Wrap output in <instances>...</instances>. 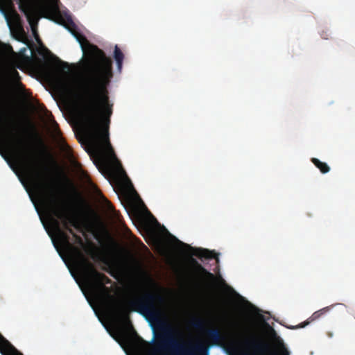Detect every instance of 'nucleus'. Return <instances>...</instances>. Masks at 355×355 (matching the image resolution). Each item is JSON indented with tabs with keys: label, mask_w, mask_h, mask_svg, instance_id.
Listing matches in <instances>:
<instances>
[{
	"label": "nucleus",
	"mask_w": 355,
	"mask_h": 355,
	"mask_svg": "<svg viewBox=\"0 0 355 355\" xmlns=\"http://www.w3.org/2000/svg\"><path fill=\"white\" fill-rule=\"evenodd\" d=\"M58 2L59 0H51L44 10L58 17V22L73 35L83 53L80 73L86 100L81 113L83 124L94 150L100 154L115 156L108 133L112 105L110 103L106 89L113 76L112 62L103 50L91 44L78 31L69 16L65 19L61 16Z\"/></svg>",
	"instance_id": "nucleus-1"
},
{
	"label": "nucleus",
	"mask_w": 355,
	"mask_h": 355,
	"mask_svg": "<svg viewBox=\"0 0 355 355\" xmlns=\"http://www.w3.org/2000/svg\"><path fill=\"white\" fill-rule=\"evenodd\" d=\"M166 299L161 295L144 293L134 298V311L155 324L157 332L151 349L141 340L138 347L145 355H198L205 351L203 346L187 345L176 336L174 328L166 320Z\"/></svg>",
	"instance_id": "nucleus-2"
},
{
	"label": "nucleus",
	"mask_w": 355,
	"mask_h": 355,
	"mask_svg": "<svg viewBox=\"0 0 355 355\" xmlns=\"http://www.w3.org/2000/svg\"><path fill=\"white\" fill-rule=\"evenodd\" d=\"M6 143L17 163L31 180L47 211L60 220L64 228L73 236L76 233L71 227L78 229V223L70 214L67 205L59 199L54 189L44 182L41 173L35 170L33 155L28 149L25 139L17 136L15 140L8 139Z\"/></svg>",
	"instance_id": "nucleus-3"
},
{
	"label": "nucleus",
	"mask_w": 355,
	"mask_h": 355,
	"mask_svg": "<svg viewBox=\"0 0 355 355\" xmlns=\"http://www.w3.org/2000/svg\"><path fill=\"white\" fill-rule=\"evenodd\" d=\"M49 220L60 243L68 248L75 256L87 286L108 306L110 311L116 320L123 322L129 321L128 312L120 304L113 303L114 297L110 295L109 288L104 286V283L111 282L110 279L103 273L97 271L93 263L85 257L83 253L70 243L69 236L62 230L60 221L57 218L50 214Z\"/></svg>",
	"instance_id": "nucleus-4"
},
{
	"label": "nucleus",
	"mask_w": 355,
	"mask_h": 355,
	"mask_svg": "<svg viewBox=\"0 0 355 355\" xmlns=\"http://www.w3.org/2000/svg\"><path fill=\"white\" fill-rule=\"evenodd\" d=\"M248 336L240 342V346L252 355H268L270 351V344L259 336L252 332L248 327L245 328Z\"/></svg>",
	"instance_id": "nucleus-5"
},
{
	"label": "nucleus",
	"mask_w": 355,
	"mask_h": 355,
	"mask_svg": "<svg viewBox=\"0 0 355 355\" xmlns=\"http://www.w3.org/2000/svg\"><path fill=\"white\" fill-rule=\"evenodd\" d=\"M189 324L202 332L209 345H219L224 339L223 334L218 328H206V322L200 317H193Z\"/></svg>",
	"instance_id": "nucleus-6"
},
{
	"label": "nucleus",
	"mask_w": 355,
	"mask_h": 355,
	"mask_svg": "<svg viewBox=\"0 0 355 355\" xmlns=\"http://www.w3.org/2000/svg\"><path fill=\"white\" fill-rule=\"evenodd\" d=\"M191 262L195 267L196 271L198 276L201 278L202 281L207 285L212 284L215 279L214 274L207 270L201 264H200L196 259L191 258Z\"/></svg>",
	"instance_id": "nucleus-7"
},
{
	"label": "nucleus",
	"mask_w": 355,
	"mask_h": 355,
	"mask_svg": "<svg viewBox=\"0 0 355 355\" xmlns=\"http://www.w3.org/2000/svg\"><path fill=\"white\" fill-rule=\"evenodd\" d=\"M28 24H30L34 36L37 38L38 37L37 33V26L38 17L36 12L31 9L25 12Z\"/></svg>",
	"instance_id": "nucleus-8"
},
{
	"label": "nucleus",
	"mask_w": 355,
	"mask_h": 355,
	"mask_svg": "<svg viewBox=\"0 0 355 355\" xmlns=\"http://www.w3.org/2000/svg\"><path fill=\"white\" fill-rule=\"evenodd\" d=\"M190 248L193 250V255L200 259L205 258L207 259H211L215 258L216 253L214 251L202 248Z\"/></svg>",
	"instance_id": "nucleus-9"
},
{
	"label": "nucleus",
	"mask_w": 355,
	"mask_h": 355,
	"mask_svg": "<svg viewBox=\"0 0 355 355\" xmlns=\"http://www.w3.org/2000/svg\"><path fill=\"white\" fill-rule=\"evenodd\" d=\"M114 58L116 62L118 69L121 71L124 59V55L117 45L114 47Z\"/></svg>",
	"instance_id": "nucleus-10"
},
{
	"label": "nucleus",
	"mask_w": 355,
	"mask_h": 355,
	"mask_svg": "<svg viewBox=\"0 0 355 355\" xmlns=\"http://www.w3.org/2000/svg\"><path fill=\"white\" fill-rule=\"evenodd\" d=\"M311 162L322 173H327L330 171V167L327 163L322 162L317 158H312Z\"/></svg>",
	"instance_id": "nucleus-11"
},
{
	"label": "nucleus",
	"mask_w": 355,
	"mask_h": 355,
	"mask_svg": "<svg viewBox=\"0 0 355 355\" xmlns=\"http://www.w3.org/2000/svg\"><path fill=\"white\" fill-rule=\"evenodd\" d=\"M329 310L328 308H324L322 309H320L318 311H315L311 316L312 318V320H315V319H318L319 318L322 314L325 313L326 312H327Z\"/></svg>",
	"instance_id": "nucleus-12"
},
{
	"label": "nucleus",
	"mask_w": 355,
	"mask_h": 355,
	"mask_svg": "<svg viewBox=\"0 0 355 355\" xmlns=\"http://www.w3.org/2000/svg\"><path fill=\"white\" fill-rule=\"evenodd\" d=\"M60 86L62 90L67 93H71L72 91L71 86L67 82L62 83Z\"/></svg>",
	"instance_id": "nucleus-13"
},
{
	"label": "nucleus",
	"mask_w": 355,
	"mask_h": 355,
	"mask_svg": "<svg viewBox=\"0 0 355 355\" xmlns=\"http://www.w3.org/2000/svg\"><path fill=\"white\" fill-rule=\"evenodd\" d=\"M269 331H270V336L271 337V338H272L274 340H278L279 339V337L277 336L276 331H275V329L272 327H270Z\"/></svg>",
	"instance_id": "nucleus-14"
},
{
	"label": "nucleus",
	"mask_w": 355,
	"mask_h": 355,
	"mask_svg": "<svg viewBox=\"0 0 355 355\" xmlns=\"http://www.w3.org/2000/svg\"><path fill=\"white\" fill-rule=\"evenodd\" d=\"M309 324V321H306V322H304L301 324H300L299 325L296 326V327H291V329H297V328H303L304 327H306L307 324Z\"/></svg>",
	"instance_id": "nucleus-15"
},
{
	"label": "nucleus",
	"mask_w": 355,
	"mask_h": 355,
	"mask_svg": "<svg viewBox=\"0 0 355 355\" xmlns=\"http://www.w3.org/2000/svg\"><path fill=\"white\" fill-rule=\"evenodd\" d=\"M73 237L75 238L76 242L80 244V245H83V239L82 238L78 236V234H74Z\"/></svg>",
	"instance_id": "nucleus-16"
},
{
	"label": "nucleus",
	"mask_w": 355,
	"mask_h": 355,
	"mask_svg": "<svg viewBox=\"0 0 355 355\" xmlns=\"http://www.w3.org/2000/svg\"><path fill=\"white\" fill-rule=\"evenodd\" d=\"M321 36H322V38L327 40L329 35L327 33H325V34H324L322 33H321Z\"/></svg>",
	"instance_id": "nucleus-17"
},
{
	"label": "nucleus",
	"mask_w": 355,
	"mask_h": 355,
	"mask_svg": "<svg viewBox=\"0 0 355 355\" xmlns=\"http://www.w3.org/2000/svg\"><path fill=\"white\" fill-rule=\"evenodd\" d=\"M13 75H14V76H17V77H19V73H18V71H17V70H14V71H13Z\"/></svg>",
	"instance_id": "nucleus-18"
},
{
	"label": "nucleus",
	"mask_w": 355,
	"mask_h": 355,
	"mask_svg": "<svg viewBox=\"0 0 355 355\" xmlns=\"http://www.w3.org/2000/svg\"><path fill=\"white\" fill-rule=\"evenodd\" d=\"M63 64H64V68H68L69 67L68 63L63 62Z\"/></svg>",
	"instance_id": "nucleus-19"
},
{
	"label": "nucleus",
	"mask_w": 355,
	"mask_h": 355,
	"mask_svg": "<svg viewBox=\"0 0 355 355\" xmlns=\"http://www.w3.org/2000/svg\"><path fill=\"white\" fill-rule=\"evenodd\" d=\"M180 243H181L182 245H184V246H185V247H187V248H190V246H189V245H187V244H185V243H182V242H180Z\"/></svg>",
	"instance_id": "nucleus-20"
},
{
	"label": "nucleus",
	"mask_w": 355,
	"mask_h": 355,
	"mask_svg": "<svg viewBox=\"0 0 355 355\" xmlns=\"http://www.w3.org/2000/svg\"><path fill=\"white\" fill-rule=\"evenodd\" d=\"M40 144L42 145V146L44 148V144H43L42 141L40 139Z\"/></svg>",
	"instance_id": "nucleus-21"
},
{
	"label": "nucleus",
	"mask_w": 355,
	"mask_h": 355,
	"mask_svg": "<svg viewBox=\"0 0 355 355\" xmlns=\"http://www.w3.org/2000/svg\"><path fill=\"white\" fill-rule=\"evenodd\" d=\"M48 233H49V235L52 237L51 234L49 232H48Z\"/></svg>",
	"instance_id": "nucleus-22"
},
{
	"label": "nucleus",
	"mask_w": 355,
	"mask_h": 355,
	"mask_svg": "<svg viewBox=\"0 0 355 355\" xmlns=\"http://www.w3.org/2000/svg\"><path fill=\"white\" fill-rule=\"evenodd\" d=\"M31 127H32V128H33V129H34V130H35V128H34V126H33V125H31Z\"/></svg>",
	"instance_id": "nucleus-23"
},
{
	"label": "nucleus",
	"mask_w": 355,
	"mask_h": 355,
	"mask_svg": "<svg viewBox=\"0 0 355 355\" xmlns=\"http://www.w3.org/2000/svg\"><path fill=\"white\" fill-rule=\"evenodd\" d=\"M0 121L1 122V121H2V120L1 119V120H0Z\"/></svg>",
	"instance_id": "nucleus-24"
},
{
	"label": "nucleus",
	"mask_w": 355,
	"mask_h": 355,
	"mask_svg": "<svg viewBox=\"0 0 355 355\" xmlns=\"http://www.w3.org/2000/svg\"><path fill=\"white\" fill-rule=\"evenodd\" d=\"M286 355H288V354Z\"/></svg>",
	"instance_id": "nucleus-25"
}]
</instances>
